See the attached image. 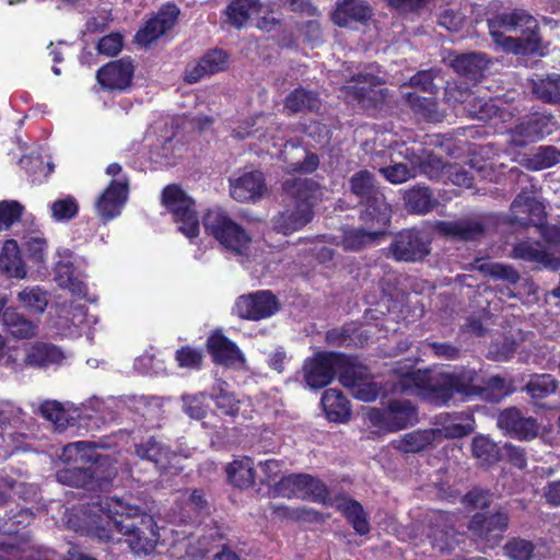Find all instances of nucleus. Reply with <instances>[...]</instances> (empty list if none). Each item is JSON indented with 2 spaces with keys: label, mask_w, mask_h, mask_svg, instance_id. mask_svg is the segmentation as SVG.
I'll use <instances>...</instances> for the list:
<instances>
[{
  "label": "nucleus",
  "mask_w": 560,
  "mask_h": 560,
  "mask_svg": "<svg viewBox=\"0 0 560 560\" xmlns=\"http://www.w3.org/2000/svg\"><path fill=\"white\" fill-rule=\"evenodd\" d=\"M65 521L69 528L105 542L125 537L137 555L152 553L158 544L167 542L168 534L174 536L171 545L191 535V532L158 526L153 517L145 514L143 502L130 493L93 497L67 510Z\"/></svg>",
  "instance_id": "obj_1"
},
{
  "label": "nucleus",
  "mask_w": 560,
  "mask_h": 560,
  "mask_svg": "<svg viewBox=\"0 0 560 560\" xmlns=\"http://www.w3.org/2000/svg\"><path fill=\"white\" fill-rule=\"evenodd\" d=\"M117 442L78 441L63 446L60 459L67 467L56 474L58 482L89 490H104L116 476L119 467L128 468L127 458L120 453H98L110 448Z\"/></svg>",
  "instance_id": "obj_2"
},
{
  "label": "nucleus",
  "mask_w": 560,
  "mask_h": 560,
  "mask_svg": "<svg viewBox=\"0 0 560 560\" xmlns=\"http://www.w3.org/2000/svg\"><path fill=\"white\" fill-rule=\"evenodd\" d=\"M117 442L78 441L63 446L60 459L67 467L56 474L58 482L89 490H104L116 476L119 467L128 468L127 458L120 453H98L110 448Z\"/></svg>",
  "instance_id": "obj_3"
},
{
  "label": "nucleus",
  "mask_w": 560,
  "mask_h": 560,
  "mask_svg": "<svg viewBox=\"0 0 560 560\" xmlns=\"http://www.w3.org/2000/svg\"><path fill=\"white\" fill-rule=\"evenodd\" d=\"M481 383L482 377L471 369L442 373L435 380L429 371L412 370L401 375L397 389L401 393L420 396L435 405H444L454 394L479 397Z\"/></svg>",
  "instance_id": "obj_4"
},
{
  "label": "nucleus",
  "mask_w": 560,
  "mask_h": 560,
  "mask_svg": "<svg viewBox=\"0 0 560 560\" xmlns=\"http://www.w3.org/2000/svg\"><path fill=\"white\" fill-rule=\"evenodd\" d=\"M493 42L504 51L515 55H545L538 34L537 20L525 10L515 9L488 20Z\"/></svg>",
  "instance_id": "obj_5"
},
{
  "label": "nucleus",
  "mask_w": 560,
  "mask_h": 560,
  "mask_svg": "<svg viewBox=\"0 0 560 560\" xmlns=\"http://www.w3.org/2000/svg\"><path fill=\"white\" fill-rule=\"evenodd\" d=\"M283 189L292 202L273 219V228L287 235L299 231L312 220L319 187L311 179L293 178L284 182Z\"/></svg>",
  "instance_id": "obj_6"
},
{
  "label": "nucleus",
  "mask_w": 560,
  "mask_h": 560,
  "mask_svg": "<svg viewBox=\"0 0 560 560\" xmlns=\"http://www.w3.org/2000/svg\"><path fill=\"white\" fill-rule=\"evenodd\" d=\"M364 419L366 436L375 440L387 433L416 424L418 422V410L410 400L393 399L382 409L365 408Z\"/></svg>",
  "instance_id": "obj_7"
},
{
  "label": "nucleus",
  "mask_w": 560,
  "mask_h": 560,
  "mask_svg": "<svg viewBox=\"0 0 560 560\" xmlns=\"http://www.w3.org/2000/svg\"><path fill=\"white\" fill-rule=\"evenodd\" d=\"M205 231L225 249L249 260L252 238L246 231L221 209L209 210L203 218Z\"/></svg>",
  "instance_id": "obj_8"
},
{
  "label": "nucleus",
  "mask_w": 560,
  "mask_h": 560,
  "mask_svg": "<svg viewBox=\"0 0 560 560\" xmlns=\"http://www.w3.org/2000/svg\"><path fill=\"white\" fill-rule=\"evenodd\" d=\"M104 401L97 397L90 398L81 405L70 401L45 400L38 406V412L43 418L55 424L59 431L74 424L77 420L90 419L102 412Z\"/></svg>",
  "instance_id": "obj_9"
},
{
  "label": "nucleus",
  "mask_w": 560,
  "mask_h": 560,
  "mask_svg": "<svg viewBox=\"0 0 560 560\" xmlns=\"http://www.w3.org/2000/svg\"><path fill=\"white\" fill-rule=\"evenodd\" d=\"M162 203L187 238L198 236L200 224L194 200L177 185H168L162 191Z\"/></svg>",
  "instance_id": "obj_10"
},
{
  "label": "nucleus",
  "mask_w": 560,
  "mask_h": 560,
  "mask_svg": "<svg viewBox=\"0 0 560 560\" xmlns=\"http://www.w3.org/2000/svg\"><path fill=\"white\" fill-rule=\"evenodd\" d=\"M376 202L377 206L373 208L375 214L368 208L361 215L363 221L372 223L369 230L347 229L343 231L341 244L346 250H359L385 233L390 220V209L386 202L377 200Z\"/></svg>",
  "instance_id": "obj_11"
},
{
  "label": "nucleus",
  "mask_w": 560,
  "mask_h": 560,
  "mask_svg": "<svg viewBox=\"0 0 560 560\" xmlns=\"http://www.w3.org/2000/svg\"><path fill=\"white\" fill-rule=\"evenodd\" d=\"M273 493L283 498L312 500L322 504L330 503L327 487L319 479L307 474L283 476L275 485Z\"/></svg>",
  "instance_id": "obj_12"
},
{
  "label": "nucleus",
  "mask_w": 560,
  "mask_h": 560,
  "mask_svg": "<svg viewBox=\"0 0 560 560\" xmlns=\"http://www.w3.org/2000/svg\"><path fill=\"white\" fill-rule=\"evenodd\" d=\"M345 358L339 353H317L303 365L304 381L307 387L318 389L327 386L337 372L341 373Z\"/></svg>",
  "instance_id": "obj_13"
},
{
  "label": "nucleus",
  "mask_w": 560,
  "mask_h": 560,
  "mask_svg": "<svg viewBox=\"0 0 560 560\" xmlns=\"http://www.w3.org/2000/svg\"><path fill=\"white\" fill-rule=\"evenodd\" d=\"M454 89H447V95L450 98H455L456 102L464 104V109L468 113L471 118H476L483 121H492L493 126L503 130L502 127H499V122L505 124L512 118V113L504 107H500L499 100H494L492 97H479L470 95H465L460 93V97H456Z\"/></svg>",
  "instance_id": "obj_14"
},
{
  "label": "nucleus",
  "mask_w": 560,
  "mask_h": 560,
  "mask_svg": "<svg viewBox=\"0 0 560 560\" xmlns=\"http://www.w3.org/2000/svg\"><path fill=\"white\" fill-rule=\"evenodd\" d=\"M280 310L278 298L269 290L243 294L235 301L233 312L243 319L261 320L273 316Z\"/></svg>",
  "instance_id": "obj_15"
},
{
  "label": "nucleus",
  "mask_w": 560,
  "mask_h": 560,
  "mask_svg": "<svg viewBox=\"0 0 560 560\" xmlns=\"http://www.w3.org/2000/svg\"><path fill=\"white\" fill-rule=\"evenodd\" d=\"M389 249L398 261H418L429 255L430 237L421 230H405L395 236Z\"/></svg>",
  "instance_id": "obj_16"
},
{
  "label": "nucleus",
  "mask_w": 560,
  "mask_h": 560,
  "mask_svg": "<svg viewBox=\"0 0 560 560\" xmlns=\"http://www.w3.org/2000/svg\"><path fill=\"white\" fill-rule=\"evenodd\" d=\"M345 89L364 108L377 107L385 102L387 95V89L372 72H360Z\"/></svg>",
  "instance_id": "obj_17"
},
{
  "label": "nucleus",
  "mask_w": 560,
  "mask_h": 560,
  "mask_svg": "<svg viewBox=\"0 0 560 560\" xmlns=\"http://www.w3.org/2000/svg\"><path fill=\"white\" fill-rule=\"evenodd\" d=\"M555 126L556 121L551 115L542 113L533 114L513 129H509L510 141L514 147H525L550 135ZM503 131H508V129Z\"/></svg>",
  "instance_id": "obj_18"
},
{
  "label": "nucleus",
  "mask_w": 560,
  "mask_h": 560,
  "mask_svg": "<svg viewBox=\"0 0 560 560\" xmlns=\"http://www.w3.org/2000/svg\"><path fill=\"white\" fill-rule=\"evenodd\" d=\"M432 547L441 552L452 550L458 542L455 530L457 516L442 511H433L429 516Z\"/></svg>",
  "instance_id": "obj_19"
},
{
  "label": "nucleus",
  "mask_w": 560,
  "mask_h": 560,
  "mask_svg": "<svg viewBox=\"0 0 560 560\" xmlns=\"http://www.w3.org/2000/svg\"><path fill=\"white\" fill-rule=\"evenodd\" d=\"M179 13L180 10L176 4L162 5L158 13L137 32L136 42L142 46L152 44L175 26Z\"/></svg>",
  "instance_id": "obj_20"
},
{
  "label": "nucleus",
  "mask_w": 560,
  "mask_h": 560,
  "mask_svg": "<svg viewBox=\"0 0 560 560\" xmlns=\"http://www.w3.org/2000/svg\"><path fill=\"white\" fill-rule=\"evenodd\" d=\"M511 214L520 225L540 226L545 221V206L537 200L533 186L523 188L511 205Z\"/></svg>",
  "instance_id": "obj_21"
},
{
  "label": "nucleus",
  "mask_w": 560,
  "mask_h": 560,
  "mask_svg": "<svg viewBox=\"0 0 560 560\" xmlns=\"http://www.w3.org/2000/svg\"><path fill=\"white\" fill-rule=\"evenodd\" d=\"M95 323L96 318L88 315V310L83 304L71 303L58 306V319L55 326L65 336H80Z\"/></svg>",
  "instance_id": "obj_22"
},
{
  "label": "nucleus",
  "mask_w": 560,
  "mask_h": 560,
  "mask_svg": "<svg viewBox=\"0 0 560 560\" xmlns=\"http://www.w3.org/2000/svg\"><path fill=\"white\" fill-rule=\"evenodd\" d=\"M339 381L359 400L373 401L380 395V387L369 380V372L364 366H346L340 373Z\"/></svg>",
  "instance_id": "obj_23"
},
{
  "label": "nucleus",
  "mask_w": 560,
  "mask_h": 560,
  "mask_svg": "<svg viewBox=\"0 0 560 560\" xmlns=\"http://www.w3.org/2000/svg\"><path fill=\"white\" fill-rule=\"evenodd\" d=\"M128 198V184L126 179H114L98 197L95 209L97 215L104 221L117 218Z\"/></svg>",
  "instance_id": "obj_24"
},
{
  "label": "nucleus",
  "mask_w": 560,
  "mask_h": 560,
  "mask_svg": "<svg viewBox=\"0 0 560 560\" xmlns=\"http://www.w3.org/2000/svg\"><path fill=\"white\" fill-rule=\"evenodd\" d=\"M509 516L506 513L498 512L492 515L477 513L470 520L468 528L472 535L488 544H495L506 530Z\"/></svg>",
  "instance_id": "obj_25"
},
{
  "label": "nucleus",
  "mask_w": 560,
  "mask_h": 560,
  "mask_svg": "<svg viewBox=\"0 0 560 560\" xmlns=\"http://www.w3.org/2000/svg\"><path fill=\"white\" fill-rule=\"evenodd\" d=\"M135 67L130 58H121L102 67L96 74L98 83L107 90H125L131 83Z\"/></svg>",
  "instance_id": "obj_26"
},
{
  "label": "nucleus",
  "mask_w": 560,
  "mask_h": 560,
  "mask_svg": "<svg viewBox=\"0 0 560 560\" xmlns=\"http://www.w3.org/2000/svg\"><path fill=\"white\" fill-rule=\"evenodd\" d=\"M266 190L265 177L259 171L245 172L230 178L231 197L238 202L254 201Z\"/></svg>",
  "instance_id": "obj_27"
},
{
  "label": "nucleus",
  "mask_w": 560,
  "mask_h": 560,
  "mask_svg": "<svg viewBox=\"0 0 560 560\" xmlns=\"http://www.w3.org/2000/svg\"><path fill=\"white\" fill-rule=\"evenodd\" d=\"M207 348L215 363L237 369L243 368L245 363L244 354L238 347L220 331H214L208 337Z\"/></svg>",
  "instance_id": "obj_28"
},
{
  "label": "nucleus",
  "mask_w": 560,
  "mask_h": 560,
  "mask_svg": "<svg viewBox=\"0 0 560 560\" xmlns=\"http://www.w3.org/2000/svg\"><path fill=\"white\" fill-rule=\"evenodd\" d=\"M498 427L518 440H532L538 433V424L532 417H523L516 408L503 410L498 417Z\"/></svg>",
  "instance_id": "obj_29"
},
{
  "label": "nucleus",
  "mask_w": 560,
  "mask_h": 560,
  "mask_svg": "<svg viewBox=\"0 0 560 560\" xmlns=\"http://www.w3.org/2000/svg\"><path fill=\"white\" fill-rule=\"evenodd\" d=\"M59 259L56 261V281L59 287L68 289L73 295L86 296V284L75 275L73 267L72 252L69 249L58 250Z\"/></svg>",
  "instance_id": "obj_30"
},
{
  "label": "nucleus",
  "mask_w": 560,
  "mask_h": 560,
  "mask_svg": "<svg viewBox=\"0 0 560 560\" xmlns=\"http://www.w3.org/2000/svg\"><path fill=\"white\" fill-rule=\"evenodd\" d=\"M434 230L441 235L460 241L477 240L485 232L482 223L477 219L436 221L434 223Z\"/></svg>",
  "instance_id": "obj_31"
},
{
  "label": "nucleus",
  "mask_w": 560,
  "mask_h": 560,
  "mask_svg": "<svg viewBox=\"0 0 560 560\" xmlns=\"http://www.w3.org/2000/svg\"><path fill=\"white\" fill-rule=\"evenodd\" d=\"M228 65V54L221 49H212L205 54L191 69L186 71L185 81L196 83L206 75L223 71Z\"/></svg>",
  "instance_id": "obj_32"
},
{
  "label": "nucleus",
  "mask_w": 560,
  "mask_h": 560,
  "mask_svg": "<svg viewBox=\"0 0 560 560\" xmlns=\"http://www.w3.org/2000/svg\"><path fill=\"white\" fill-rule=\"evenodd\" d=\"M135 452L139 458L153 463L160 470H167L176 459L170 447L153 436L137 444Z\"/></svg>",
  "instance_id": "obj_33"
},
{
  "label": "nucleus",
  "mask_w": 560,
  "mask_h": 560,
  "mask_svg": "<svg viewBox=\"0 0 560 560\" xmlns=\"http://www.w3.org/2000/svg\"><path fill=\"white\" fill-rule=\"evenodd\" d=\"M3 560H60L56 552L50 549H20L10 546ZM63 560H95L78 550L77 547H70L67 557Z\"/></svg>",
  "instance_id": "obj_34"
},
{
  "label": "nucleus",
  "mask_w": 560,
  "mask_h": 560,
  "mask_svg": "<svg viewBox=\"0 0 560 560\" xmlns=\"http://www.w3.org/2000/svg\"><path fill=\"white\" fill-rule=\"evenodd\" d=\"M5 330L15 339H31L37 336L38 326L16 308L7 307L2 313Z\"/></svg>",
  "instance_id": "obj_35"
},
{
  "label": "nucleus",
  "mask_w": 560,
  "mask_h": 560,
  "mask_svg": "<svg viewBox=\"0 0 560 560\" xmlns=\"http://www.w3.org/2000/svg\"><path fill=\"white\" fill-rule=\"evenodd\" d=\"M371 15L370 7L362 0H340L332 13V21L339 26L363 22Z\"/></svg>",
  "instance_id": "obj_36"
},
{
  "label": "nucleus",
  "mask_w": 560,
  "mask_h": 560,
  "mask_svg": "<svg viewBox=\"0 0 560 560\" xmlns=\"http://www.w3.org/2000/svg\"><path fill=\"white\" fill-rule=\"evenodd\" d=\"M282 154L287 162L285 168L288 172L312 173L319 163L316 154L308 153L303 148L293 144L285 143Z\"/></svg>",
  "instance_id": "obj_37"
},
{
  "label": "nucleus",
  "mask_w": 560,
  "mask_h": 560,
  "mask_svg": "<svg viewBox=\"0 0 560 560\" xmlns=\"http://www.w3.org/2000/svg\"><path fill=\"white\" fill-rule=\"evenodd\" d=\"M452 67L462 77L478 80L488 69L489 60L480 52L463 54L453 59Z\"/></svg>",
  "instance_id": "obj_38"
},
{
  "label": "nucleus",
  "mask_w": 560,
  "mask_h": 560,
  "mask_svg": "<svg viewBox=\"0 0 560 560\" xmlns=\"http://www.w3.org/2000/svg\"><path fill=\"white\" fill-rule=\"evenodd\" d=\"M438 419L441 428L433 429L438 432L436 440L462 438L472 431L469 417H465L463 413H444L440 415Z\"/></svg>",
  "instance_id": "obj_39"
},
{
  "label": "nucleus",
  "mask_w": 560,
  "mask_h": 560,
  "mask_svg": "<svg viewBox=\"0 0 560 560\" xmlns=\"http://www.w3.org/2000/svg\"><path fill=\"white\" fill-rule=\"evenodd\" d=\"M351 190L354 195L360 197L362 200L366 201L365 209L370 208V211H372L374 214L376 213L373 208L377 206L376 200L380 202H385L382 196H378L374 177L373 175L368 171H360L355 173L351 180Z\"/></svg>",
  "instance_id": "obj_40"
},
{
  "label": "nucleus",
  "mask_w": 560,
  "mask_h": 560,
  "mask_svg": "<svg viewBox=\"0 0 560 560\" xmlns=\"http://www.w3.org/2000/svg\"><path fill=\"white\" fill-rule=\"evenodd\" d=\"M320 404L329 421L346 422L350 417L349 400L335 388L324 392Z\"/></svg>",
  "instance_id": "obj_41"
},
{
  "label": "nucleus",
  "mask_w": 560,
  "mask_h": 560,
  "mask_svg": "<svg viewBox=\"0 0 560 560\" xmlns=\"http://www.w3.org/2000/svg\"><path fill=\"white\" fill-rule=\"evenodd\" d=\"M0 269L9 277L24 278L25 265L20 254V247L15 240H7L0 253Z\"/></svg>",
  "instance_id": "obj_42"
},
{
  "label": "nucleus",
  "mask_w": 560,
  "mask_h": 560,
  "mask_svg": "<svg viewBox=\"0 0 560 560\" xmlns=\"http://www.w3.org/2000/svg\"><path fill=\"white\" fill-rule=\"evenodd\" d=\"M512 257L544 267H553L552 257L539 242L521 241L516 243L513 247Z\"/></svg>",
  "instance_id": "obj_43"
},
{
  "label": "nucleus",
  "mask_w": 560,
  "mask_h": 560,
  "mask_svg": "<svg viewBox=\"0 0 560 560\" xmlns=\"http://www.w3.org/2000/svg\"><path fill=\"white\" fill-rule=\"evenodd\" d=\"M62 351L52 345L35 343L27 349L25 362L38 368L59 364L63 360Z\"/></svg>",
  "instance_id": "obj_44"
},
{
  "label": "nucleus",
  "mask_w": 560,
  "mask_h": 560,
  "mask_svg": "<svg viewBox=\"0 0 560 560\" xmlns=\"http://www.w3.org/2000/svg\"><path fill=\"white\" fill-rule=\"evenodd\" d=\"M226 476L231 485L240 489H246L254 485V463L249 457L234 459L226 466Z\"/></svg>",
  "instance_id": "obj_45"
},
{
  "label": "nucleus",
  "mask_w": 560,
  "mask_h": 560,
  "mask_svg": "<svg viewBox=\"0 0 560 560\" xmlns=\"http://www.w3.org/2000/svg\"><path fill=\"white\" fill-rule=\"evenodd\" d=\"M436 433L432 429L412 431L395 440L393 445L405 453H417L431 445L436 440Z\"/></svg>",
  "instance_id": "obj_46"
},
{
  "label": "nucleus",
  "mask_w": 560,
  "mask_h": 560,
  "mask_svg": "<svg viewBox=\"0 0 560 560\" xmlns=\"http://www.w3.org/2000/svg\"><path fill=\"white\" fill-rule=\"evenodd\" d=\"M336 508L347 517L358 534L364 535L370 530L366 515L359 502L340 498L336 500Z\"/></svg>",
  "instance_id": "obj_47"
},
{
  "label": "nucleus",
  "mask_w": 560,
  "mask_h": 560,
  "mask_svg": "<svg viewBox=\"0 0 560 560\" xmlns=\"http://www.w3.org/2000/svg\"><path fill=\"white\" fill-rule=\"evenodd\" d=\"M407 209L417 214H424L436 206V200L428 187L417 186L405 192Z\"/></svg>",
  "instance_id": "obj_48"
},
{
  "label": "nucleus",
  "mask_w": 560,
  "mask_h": 560,
  "mask_svg": "<svg viewBox=\"0 0 560 560\" xmlns=\"http://www.w3.org/2000/svg\"><path fill=\"white\" fill-rule=\"evenodd\" d=\"M284 107L291 113L317 112L320 107V100L315 92L299 88L287 96Z\"/></svg>",
  "instance_id": "obj_49"
},
{
  "label": "nucleus",
  "mask_w": 560,
  "mask_h": 560,
  "mask_svg": "<svg viewBox=\"0 0 560 560\" xmlns=\"http://www.w3.org/2000/svg\"><path fill=\"white\" fill-rule=\"evenodd\" d=\"M20 164L25 168L33 183H43L54 172L50 159L45 160L40 153L22 156Z\"/></svg>",
  "instance_id": "obj_50"
},
{
  "label": "nucleus",
  "mask_w": 560,
  "mask_h": 560,
  "mask_svg": "<svg viewBox=\"0 0 560 560\" xmlns=\"http://www.w3.org/2000/svg\"><path fill=\"white\" fill-rule=\"evenodd\" d=\"M266 125V117L262 115H259L250 120H246L242 124H240L237 127H235L232 131V135L234 138L243 140L248 137H253L258 139L261 143H266L267 152L270 154H273L270 152L269 147L267 143L269 142V137L267 136L268 128Z\"/></svg>",
  "instance_id": "obj_51"
},
{
  "label": "nucleus",
  "mask_w": 560,
  "mask_h": 560,
  "mask_svg": "<svg viewBox=\"0 0 560 560\" xmlns=\"http://www.w3.org/2000/svg\"><path fill=\"white\" fill-rule=\"evenodd\" d=\"M532 91L545 103L560 104V74H550L532 81Z\"/></svg>",
  "instance_id": "obj_52"
},
{
  "label": "nucleus",
  "mask_w": 560,
  "mask_h": 560,
  "mask_svg": "<svg viewBox=\"0 0 560 560\" xmlns=\"http://www.w3.org/2000/svg\"><path fill=\"white\" fill-rule=\"evenodd\" d=\"M406 102L415 114L428 121H440L443 115L438 110V104L433 97H421L417 93H406Z\"/></svg>",
  "instance_id": "obj_53"
},
{
  "label": "nucleus",
  "mask_w": 560,
  "mask_h": 560,
  "mask_svg": "<svg viewBox=\"0 0 560 560\" xmlns=\"http://www.w3.org/2000/svg\"><path fill=\"white\" fill-rule=\"evenodd\" d=\"M258 9L259 0H233L226 9V15L232 25L242 27Z\"/></svg>",
  "instance_id": "obj_54"
},
{
  "label": "nucleus",
  "mask_w": 560,
  "mask_h": 560,
  "mask_svg": "<svg viewBox=\"0 0 560 560\" xmlns=\"http://www.w3.org/2000/svg\"><path fill=\"white\" fill-rule=\"evenodd\" d=\"M226 382L220 381L213 387L210 397L215 402V406L228 416H234L240 408V400L229 392Z\"/></svg>",
  "instance_id": "obj_55"
},
{
  "label": "nucleus",
  "mask_w": 560,
  "mask_h": 560,
  "mask_svg": "<svg viewBox=\"0 0 560 560\" xmlns=\"http://www.w3.org/2000/svg\"><path fill=\"white\" fill-rule=\"evenodd\" d=\"M50 217L57 222L73 219L79 211V205L74 197L63 196L49 203Z\"/></svg>",
  "instance_id": "obj_56"
},
{
  "label": "nucleus",
  "mask_w": 560,
  "mask_h": 560,
  "mask_svg": "<svg viewBox=\"0 0 560 560\" xmlns=\"http://www.w3.org/2000/svg\"><path fill=\"white\" fill-rule=\"evenodd\" d=\"M560 162V151L551 145L539 147L527 160V166L533 171L549 168Z\"/></svg>",
  "instance_id": "obj_57"
},
{
  "label": "nucleus",
  "mask_w": 560,
  "mask_h": 560,
  "mask_svg": "<svg viewBox=\"0 0 560 560\" xmlns=\"http://www.w3.org/2000/svg\"><path fill=\"white\" fill-rule=\"evenodd\" d=\"M19 301L28 311L43 313L48 304V296L39 287H30L19 293Z\"/></svg>",
  "instance_id": "obj_58"
},
{
  "label": "nucleus",
  "mask_w": 560,
  "mask_h": 560,
  "mask_svg": "<svg viewBox=\"0 0 560 560\" xmlns=\"http://www.w3.org/2000/svg\"><path fill=\"white\" fill-rule=\"evenodd\" d=\"M509 394V385L504 378L495 375L482 378L479 397L489 401H500Z\"/></svg>",
  "instance_id": "obj_59"
},
{
  "label": "nucleus",
  "mask_w": 560,
  "mask_h": 560,
  "mask_svg": "<svg viewBox=\"0 0 560 560\" xmlns=\"http://www.w3.org/2000/svg\"><path fill=\"white\" fill-rule=\"evenodd\" d=\"M557 389L555 378L549 374H541L533 376L526 385L527 393L534 399H541L551 394Z\"/></svg>",
  "instance_id": "obj_60"
},
{
  "label": "nucleus",
  "mask_w": 560,
  "mask_h": 560,
  "mask_svg": "<svg viewBox=\"0 0 560 560\" xmlns=\"http://www.w3.org/2000/svg\"><path fill=\"white\" fill-rule=\"evenodd\" d=\"M24 249L35 262H42L47 255V242L38 232H31L24 236Z\"/></svg>",
  "instance_id": "obj_61"
},
{
  "label": "nucleus",
  "mask_w": 560,
  "mask_h": 560,
  "mask_svg": "<svg viewBox=\"0 0 560 560\" xmlns=\"http://www.w3.org/2000/svg\"><path fill=\"white\" fill-rule=\"evenodd\" d=\"M24 207L16 200L0 201V231L8 230L15 221H18Z\"/></svg>",
  "instance_id": "obj_62"
},
{
  "label": "nucleus",
  "mask_w": 560,
  "mask_h": 560,
  "mask_svg": "<svg viewBox=\"0 0 560 560\" xmlns=\"http://www.w3.org/2000/svg\"><path fill=\"white\" fill-rule=\"evenodd\" d=\"M504 552L511 560H530L534 545L528 540L514 538L506 542Z\"/></svg>",
  "instance_id": "obj_63"
},
{
  "label": "nucleus",
  "mask_w": 560,
  "mask_h": 560,
  "mask_svg": "<svg viewBox=\"0 0 560 560\" xmlns=\"http://www.w3.org/2000/svg\"><path fill=\"white\" fill-rule=\"evenodd\" d=\"M472 454L483 463H492L497 459V446L486 436H477L472 441Z\"/></svg>",
  "instance_id": "obj_64"
}]
</instances>
